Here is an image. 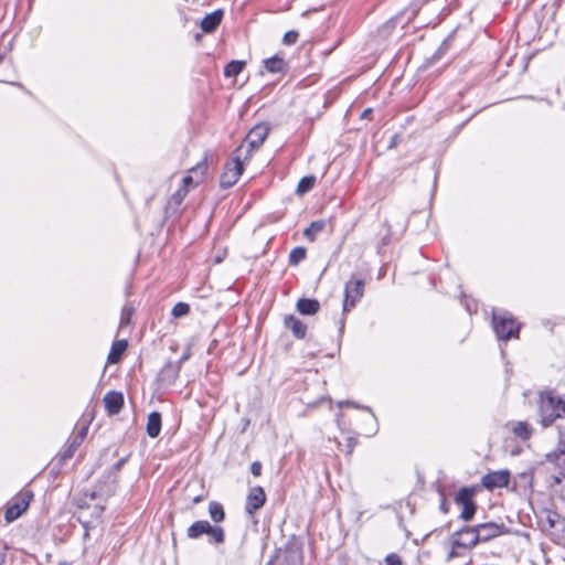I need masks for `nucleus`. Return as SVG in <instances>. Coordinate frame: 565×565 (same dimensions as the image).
Wrapping results in <instances>:
<instances>
[{
    "mask_svg": "<svg viewBox=\"0 0 565 565\" xmlns=\"http://www.w3.org/2000/svg\"><path fill=\"white\" fill-rule=\"evenodd\" d=\"M539 415L544 428L551 426L557 418L564 417L565 395H556L552 390L540 392Z\"/></svg>",
    "mask_w": 565,
    "mask_h": 565,
    "instance_id": "f257e3e1",
    "label": "nucleus"
},
{
    "mask_svg": "<svg viewBox=\"0 0 565 565\" xmlns=\"http://www.w3.org/2000/svg\"><path fill=\"white\" fill-rule=\"evenodd\" d=\"M244 145H239L232 154L230 161L225 163L224 171L220 177V186L222 189H230L236 184L241 175L245 171V161L243 157Z\"/></svg>",
    "mask_w": 565,
    "mask_h": 565,
    "instance_id": "f03ea898",
    "label": "nucleus"
},
{
    "mask_svg": "<svg viewBox=\"0 0 565 565\" xmlns=\"http://www.w3.org/2000/svg\"><path fill=\"white\" fill-rule=\"evenodd\" d=\"M202 535H207V542L214 545H221L225 542V531L220 525H212L207 520H198L186 530V536L191 540H198Z\"/></svg>",
    "mask_w": 565,
    "mask_h": 565,
    "instance_id": "7ed1b4c3",
    "label": "nucleus"
},
{
    "mask_svg": "<svg viewBox=\"0 0 565 565\" xmlns=\"http://www.w3.org/2000/svg\"><path fill=\"white\" fill-rule=\"evenodd\" d=\"M492 327L499 340L519 338L520 323L508 311L492 312Z\"/></svg>",
    "mask_w": 565,
    "mask_h": 565,
    "instance_id": "20e7f679",
    "label": "nucleus"
},
{
    "mask_svg": "<svg viewBox=\"0 0 565 565\" xmlns=\"http://www.w3.org/2000/svg\"><path fill=\"white\" fill-rule=\"evenodd\" d=\"M270 130V127L266 122H259L256 124L246 135V137L243 139L241 145H244L243 150V157L244 159H249L252 157V152L255 149H258L263 142L265 141L266 137L268 136V132Z\"/></svg>",
    "mask_w": 565,
    "mask_h": 565,
    "instance_id": "39448f33",
    "label": "nucleus"
},
{
    "mask_svg": "<svg viewBox=\"0 0 565 565\" xmlns=\"http://www.w3.org/2000/svg\"><path fill=\"white\" fill-rule=\"evenodd\" d=\"M476 493V487H462L454 498L455 503L462 507L459 518L465 522L471 521L476 514L477 504L473 501Z\"/></svg>",
    "mask_w": 565,
    "mask_h": 565,
    "instance_id": "423d86ee",
    "label": "nucleus"
},
{
    "mask_svg": "<svg viewBox=\"0 0 565 565\" xmlns=\"http://www.w3.org/2000/svg\"><path fill=\"white\" fill-rule=\"evenodd\" d=\"M34 494L31 490L21 491L18 495L12 498L11 502L4 511V519L7 523H11L19 519L29 508Z\"/></svg>",
    "mask_w": 565,
    "mask_h": 565,
    "instance_id": "0eeeda50",
    "label": "nucleus"
},
{
    "mask_svg": "<svg viewBox=\"0 0 565 565\" xmlns=\"http://www.w3.org/2000/svg\"><path fill=\"white\" fill-rule=\"evenodd\" d=\"M211 157L210 151H205L201 161H199L194 167L189 170V174L182 178L180 188L188 189V192L191 188L198 186L201 182H203L204 177L207 172L209 158Z\"/></svg>",
    "mask_w": 565,
    "mask_h": 565,
    "instance_id": "6e6552de",
    "label": "nucleus"
},
{
    "mask_svg": "<svg viewBox=\"0 0 565 565\" xmlns=\"http://www.w3.org/2000/svg\"><path fill=\"white\" fill-rule=\"evenodd\" d=\"M364 280L351 279L344 286L343 312L350 311L356 306L364 295Z\"/></svg>",
    "mask_w": 565,
    "mask_h": 565,
    "instance_id": "1a4fd4ad",
    "label": "nucleus"
},
{
    "mask_svg": "<svg viewBox=\"0 0 565 565\" xmlns=\"http://www.w3.org/2000/svg\"><path fill=\"white\" fill-rule=\"evenodd\" d=\"M452 546L454 547H465L472 548L475 547L479 541V536L475 526H465L452 534Z\"/></svg>",
    "mask_w": 565,
    "mask_h": 565,
    "instance_id": "9d476101",
    "label": "nucleus"
},
{
    "mask_svg": "<svg viewBox=\"0 0 565 565\" xmlns=\"http://www.w3.org/2000/svg\"><path fill=\"white\" fill-rule=\"evenodd\" d=\"M510 476V471L507 469L491 471L482 477L481 484L488 490L508 487Z\"/></svg>",
    "mask_w": 565,
    "mask_h": 565,
    "instance_id": "9b49d317",
    "label": "nucleus"
},
{
    "mask_svg": "<svg viewBox=\"0 0 565 565\" xmlns=\"http://www.w3.org/2000/svg\"><path fill=\"white\" fill-rule=\"evenodd\" d=\"M266 502V493L263 487L255 486L250 488L246 497L245 512L253 515L257 510L264 507Z\"/></svg>",
    "mask_w": 565,
    "mask_h": 565,
    "instance_id": "f8f14e48",
    "label": "nucleus"
},
{
    "mask_svg": "<svg viewBox=\"0 0 565 565\" xmlns=\"http://www.w3.org/2000/svg\"><path fill=\"white\" fill-rule=\"evenodd\" d=\"M480 542H488L505 532L503 523L487 522L475 526Z\"/></svg>",
    "mask_w": 565,
    "mask_h": 565,
    "instance_id": "ddd939ff",
    "label": "nucleus"
},
{
    "mask_svg": "<svg viewBox=\"0 0 565 565\" xmlns=\"http://www.w3.org/2000/svg\"><path fill=\"white\" fill-rule=\"evenodd\" d=\"M103 402L107 415L115 416L124 408L125 397L120 391H109L104 395Z\"/></svg>",
    "mask_w": 565,
    "mask_h": 565,
    "instance_id": "4468645a",
    "label": "nucleus"
},
{
    "mask_svg": "<svg viewBox=\"0 0 565 565\" xmlns=\"http://www.w3.org/2000/svg\"><path fill=\"white\" fill-rule=\"evenodd\" d=\"M188 189L178 188L172 195L170 196L166 207H164V217L168 218L172 215L180 214V206L183 203L185 196L188 195Z\"/></svg>",
    "mask_w": 565,
    "mask_h": 565,
    "instance_id": "2eb2a0df",
    "label": "nucleus"
},
{
    "mask_svg": "<svg viewBox=\"0 0 565 565\" xmlns=\"http://www.w3.org/2000/svg\"><path fill=\"white\" fill-rule=\"evenodd\" d=\"M224 10L218 8L210 13H206L201 20L200 26L203 33H213L222 23Z\"/></svg>",
    "mask_w": 565,
    "mask_h": 565,
    "instance_id": "dca6fc26",
    "label": "nucleus"
},
{
    "mask_svg": "<svg viewBox=\"0 0 565 565\" xmlns=\"http://www.w3.org/2000/svg\"><path fill=\"white\" fill-rule=\"evenodd\" d=\"M181 369L174 362L168 361L158 373V381L171 386L179 377Z\"/></svg>",
    "mask_w": 565,
    "mask_h": 565,
    "instance_id": "f3484780",
    "label": "nucleus"
},
{
    "mask_svg": "<svg viewBox=\"0 0 565 565\" xmlns=\"http://www.w3.org/2000/svg\"><path fill=\"white\" fill-rule=\"evenodd\" d=\"M87 430H88L87 426H84V427L81 428V430L73 438V440L60 454L58 463H63L65 460L71 459L74 456V452L76 451V449L83 443V440H84V438H85V436L87 434Z\"/></svg>",
    "mask_w": 565,
    "mask_h": 565,
    "instance_id": "a211bd4d",
    "label": "nucleus"
},
{
    "mask_svg": "<svg viewBox=\"0 0 565 565\" xmlns=\"http://www.w3.org/2000/svg\"><path fill=\"white\" fill-rule=\"evenodd\" d=\"M119 478L110 475L107 470L96 480V488L103 487L105 489V495L107 498L113 497L116 493Z\"/></svg>",
    "mask_w": 565,
    "mask_h": 565,
    "instance_id": "6ab92c4d",
    "label": "nucleus"
},
{
    "mask_svg": "<svg viewBox=\"0 0 565 565\" xmlns=\"http://www.w3.org/2000/svg\"><path fill=\"white\" fill-rule=\"evenodd\" d=\"M162 428V416L158 411H152L147 417L146 433L150 438H157Z\"/></svg>",
    "mask_w": 565,
    "mask_h": 565,
    "instance_id": "aec40b11",
    "label": "nucleus"
},
{
    "mask_svg": "<svg viewBox=\"0 0 565 565\" xmlns=\"http://www.w3.org/2000/svg\"><path fill=\"white\" fill-rule=\"evenodd\" d=\"M127 348H128L127 339H120V340L114 341L111 344V348L108 352V355H107V363L108 364L119 363L121 361Z\"/></svg>",
    "mask_w": 565,
    "mask_h": 565,
    "instance_id": "412c9836",
    "label": "nucleus"
},
{
    "mask_svg": "<svg viewBox=\"0 0 565 565\" xmlns=\"http://www.w3.org/2000/svg\"><path fill=\"white\" fill-rule=\"evenodd\" d=\"M285 327L291 330L297 339H303L307 333V324L294 316L285 317Z\"/></svg>",
    "mask_w": 565,
    "mask_h": 565,
    "instance_id": "4be33fe9",
    "label": "nucleus"
},
{
    "mask_svg": "<svg viewBox=\"0 0 565 565\" xmlns=\"http://www.w3.org/2000/svg\"><path fill=\"white\" fill-rule=\"evenodd\" d=\"M320 309V303L316 299L301 298L297 301V310L301 315H315Z\"/></svg>",
    "mask_w": 565,
    "mask_h": 565,
    "instance_id": "5701e85b",
    "label": "nucleus"
},
{
    "mask_svg": "<svg viewBox=\"0 0 565 565\" xmlns=\"http://www.w3.org/2000/svg\"><path fill=\"white\" fill-rule=\"evenodd\" d=\"M207 511L211 520L215 523V525L223 522L226 518L223 504L217 501H211L209 503Z\"/></svg>",
    "mask_w": 565,
    "mask_h": 565,
    "instance_id": "b1692460",
    "label": "nucleus"
},
{
    "mask_svg": "<svg viewBox=\"0 0 565 565\" xmlns=\"http://www.w3.org/2000/svg\"><path fill=\"white\" fill-rule=\"evenodd\" d=\"M245 65L246 63L244 61L232 60L224 66L223 75L226 78L236 77L238 74L243 72Z\"/></svg>",
    "mask_w": 565,
    "mask_h": 565,
    "instance_id": "393cba45",
    "label": "nucleus"
},
{
    "mask_svg": "<svg viewBox=\"0 0 565 565\" xmlns=\"http://www.w3.org/2000/svg\"><path fill=\"white\" fill-rule=\"evenodd\" d=\"M263 63H264V67L269 73L282 72V56L280 55V53H276L275 55H273L268 58H265L263 61Z\"/></svg>",
    "mask_w": 565,
    "mask_h": 565,
    "instance_id": "a878e982",
    "label": "nucleus"
},
{
    "mask_svg": "<svg viewBox=\"0 0 565 565\" xmlns=\"http://www.w3.org/2000/svg\"><path fill=\"white\" fill-rule=\"evenodd\" d=\"M326 227V221L323 220H318V221H313L305 231H303V235L307 239H309L310 242H313L318 234L321 233Z\"/></svg>",
    "mask_w": 565,
    "mask_h": 565,
    "instance_id": "bb28decb",
    "label": "nucleus"
},
{
    "mask_svg": "<svg viewBox=\"0 0 565 565\" xmlns=\"http://www.w3.org/2000/svg\"><path fill=\"white\" fill-rule=\"evenodd\" d=\"M513 434L522 440H529L532 436L533 429L526 422H518L514 424Z\"/></svg>",
    "mask_w": 565,
    "mask_h": 565,
    "instance_id": "cd10ccee",
    "label": "nucleus"
},
{
    "mask_svg": "<svg viewBox=\"0 0 565 565\" xmlns=\"http://www.w3.org/2000/svg\"><path fill=\"white\" fill-rule=\"evenodd\" d=\"M316 183V177L315 175H306L301 178V180L298 182L296 193L298 195H303L305 193L312 190Z\"/></svg>",
    "mask_w": 565,
    "mask_h": 565,
    "instance_id": "c85d7f7f",
    "label": "nucleus"
},
{
    "mask_svg": "<svg viewBox=\"0 0 565 565\" xmlns=\"http://www.w3.org/2000/svg\"><path fill=\"white\" fill-rule=\"evenodd\" d=\"M547 460L561 469H565V445L555 452L547 455Z\"/></svg>",
    "mask_w": 565,
    "mask_h": 565,
    "instance_id": "c756f323",
    "label": "nucleus"
},
{
    "mask_svg": "<svg viewBox=\"0 0 565 565\" xmlns=\"http://www.w3.org/2000/svg\"><path fill=\"white\" fill-rule=\"evenodd\" d=\"M191 312V307L188 302L179 301L171 309V317L180 319L186 317Z\"/></svg>",
    "mask_w": 565,
    "mask_h": 565,
    "instance_id": "7c9ffc66",
    "label": "nucleus"
},
{
    "mask_svg": "<svg viewBox=\"0 0 565 565\" xmlns=\"http://www.w3.org/2000/svg\"><path fill=\"white\" fill-rule=\"evenodd\" d=\"M288 553L289 556L287 557L285 555V562H290L292 564H296V563H301L302 561V551H301V547L299 545H297L296 543H292L290 547H288L287 550H285V554Z\"/></svg>",
    "mask_w": 565,
    "mask_h": 565,
    "instance_id": "2f4dec72",
    "label": "nucleus"
},
{
    "mask_svg": "<svg viewBox=\"0 0 565 565\" xmlns=\"http://www.w3.org/2000/svg\"><path fill=\"white\" fill-rule=\"evenodd\" d=\"M307 250L305 247H296L294 248L289 254V263L290 265H298L300 262H302L306 258Z\"/></svg>",
    "mask_w": 565,
    "mask_h": 565,
    "instance_id": "473e14b6",
    "label": "nucleus"
},
{
    "mask_svg": "<svg viewBox=\"0 0 565 565\" xmlns=\"http://www.w3.org/2000/svg\"><path fill=\"white\" fill-rule=\"evenodd\" d=\"M358 444V440L355 437L348 436L345 438V444H339V448L341 451H343L347 456H351L355 446Z\"/></svg>",
    "mask_w": 565,
    "mask_h": 565,
    "instance_id": "72a5a7b5",
    "label": "nucleus"
},
{
    "mask_svg": "<svg viewBox=\"0 0 565 565\" xmlns=\"http://www.w3.org/2000/svg\"><path fill=\"white\" fill-rule=\"evenodd\" d=\"M266 565H282V547H275Z\"/></svg>",
    "mask_w": 565,
    "mask_h": 565,
    "instance_id": "f704fd0d",
    "label": "nucleus"
},
{
    "mask_svg": "<svg viewBox=\"0 0 565 565\" xmlns=\"http://www.w3.org/2000/svg\"><path fill=\"white\" fill-rule=\"evenodd\" d=\"M129 457H130V454L125 456V457H122V458H120L114 465H111L108 468V471L110 472V475L116 476V477L119 478V472L122 469L124 465L128 461Z\"/></svg>",
    "mask_w": 565,
    "mask_h": 565,
    "instance_id": "c9c22d12",
    "label": "nucleus"
},
{
    "mask_svg": "<svg viewBox=\"0 0 565 565\" xmlns=\"http://www.w3.org/2000/svg\"><path fill=\"white\" fill-rule=\"evenodd\" d=\"M228 255L227 247L218 248L212 257L214 265L221 264Z\"/></svg>",
    "mask_w": 565,
    "mask_h": 565,
    "instance_id": "e433bc0d",
    "label": "nucleus"
},
{
    "mask_svg": "<svg viewBox=\"0 0 565 565\" xmlns=\"http://www.w3.org/2000/svg\"><path fill=\"white\" fill-rule=\"evenodd\" d=\"M134 312H135L134 307L125 306L121 309V318H120L121 323H129L130 317L134 315Z\"/></svg>",
    "mask_w": 565,
    "mask_h": 565,
    "instance_id": "4c0bfd02",
    "label": "nucleus"
},
{
    "mask_svg": "<svg viewBox=\"0 0 565 565\" xmlns=\"http://www.w3.org/2000/svg\"><path fill=\"white\" fill-rule=\"evenodd\" d=\"M385 565H403V561L399 555L391 553L385 557Z\"/></svg>",
    "mask_w": 565,
    "mask_h": 565,
    "instance_id": "58836bf2",
    "label": "nucleus"
},
{
    "mask_svg": "<svg viewBox=\"0 0 565 565\" xmlns=\"http://www.w3.org/2000/svg\"><path fill=\"white\" fill-rule=\"evenodd\" d=\"M298 32L297 31H288V32H285V45H290V44H294L297 42L298 40Z\"/></svg>",
    "mask_w": 565,
    "mask_h": 565,
    "instance_id": "ea45409f",
    "label": "nucleus"
},
{
    "mask_svg": "<svg viewBox=\"0 0 565 565\" xmlns=\"http://www.w3.org/2000/svg\"><path fill=\"white\" fill-rule=\"evenodd\" d=\"M263 465L260 461H253L250 465V472L255 477H259L262 475Z\"/></svg>",
    "mask_w": 565,
    "mask_h": 565,
    "instance_id": "a19ab883",
    "label": "nucleus"
},
{
    "mask_svg": "<svg viewBox=\"0 0 565 565\" xmlns=\"http://www.w3.org/2000/svg\"><path fill=\"white\" fill-rule=\"evenodd\" d=\"M85 498H89L90 500H95L100 495H105V489L103 487L97 488V490H94L92 492H84Z\"/></svg>",
    "mask_w": 565,
    "mask_h": 565,
    "instance_id": "79ce46f5",
    "label": "nucleus"
},
{
    "mask_svg": "<svg viewBox=\"0 0 565 565\" xmlns=\"http://www.w3.org/2000/svg\"><path fill=\"white\" fill-rule=\"evenodd\" d=\"M191 356V352L190 350H186L185 352H183V354L180 356V359L174 362L175 364H178V366L181 369L182 364L188 361Z\"/></svg>",
    "mask_w": 565,
    "mask_h": 565,
    "instance_id": "37998d69",
    "label": "nucleus"
},
{
    "mask_svg": "<svg viewBox=\"0 0 565 565\" xmlns=\"http://www.w3.org/2000/svg\"><path fill=\"white\" fill-rule=\"evenodd\" d=\"M78 522L84 527V539H87L88 535H89V530H90L89 522L88 521H82L79 518H78Z\"/></svg>",
    "mask_w": 565,
    "mask_h": 565,
    "instance_id": "c03bdc74",
    "label": "nucleus"
},
{
    "mask_svg": "<svg viewBox=\"0 0 565 565\" xmlns=\"http://www.w3.org/2000/svg\"><path fill=\"white\" fill-rule=\"evenodd\" d=\"M105 511V505H100V504H96L94 507V512L93 514L96 516V518H102L103 513Z\"/></svg>",
    "mask_w": 565,
    "mask_h": 565,
    "instance_id": "a18cd8bd",
    "label": "nucleus"
},
{
    "mask_svg": "<svg viewBox=\"0 0 565 565\" xmlns=\"http://www.w3.org/2000/svg\"><path fill=\"white\" fill-rule=\"evenodd\" d=\"M439 509L445 514H447L449 512V503L446 500V498H443V500H441V502L439 504Z\"/></svg>",
    "mask_w": 565,
    "mask_h": 565,
    "instance_id": "49530a36",
    "label": "nucleus"
},
{
    "mask_svg": "<svg viewBox=\"0 0 565 565\" xmlns=\"http://www.w3.org/2000/svg\"><path fill=\"white\" fill-rule=\"evenodd\" d=\"M7 546H3L2 548H0V565H3L6 563V558H7Z\"/></svg>",
    "mask_w": 565,
    "mask_h": 565,
    "instance_id": "de8ad7c7",
    "label": "nucleus"
},
{
    "mask_svg": "<svg viewBox=\"0 0 565 565\" xmlns=\"http://www.w3.org/2000/svg\"><path fill=\"white\" fill-rule=\"evenodd\" d=\"M77 507L79 509H87L89 507V504L87 503L86 499H78L77 500Z\"/></svg>",
    "mask_w": 565,
    "mask_h": 565,
    "instance_id": "09e8293b",
    "label": "nucleus"
},
{
    "mask_svg": "<svg viewBox=\"0 0 565 565\" xmlns=\"http://www.w3.org/2000/svg\"><path fill=\"white\" fill-rule=\"evenodd\" d=\"M564 478H565V475L563 472H559L558 475L553 476L554 483L559 484Z\"/></svg>",
    "mask_w": 565,
    "mask_h": 565,
    "instance_id": "8fccbe9b",
    "label": "nucleus"
},
{
    "mask_svg": "<svg viewBox=\"0 0 565 565\" xmlns=\"http://www.w3.org/2000/svg\"><path fill=\"white\" fill-rule=\"evenodd\" d=\"M371 113H372V109H371V108H367V109H365V110L362 113L361 117H362V118H366V117H369V116H370V114H371Z\"/></svg>",
    "mask_w": 565,
    "mask_h": 565,
    "instance_id": "3c124183",
    "label": "nucleus"
},
{
    "mask_svg": "<svg viewBox=\"0 0 565 565\" xmlns=\"http://www.w3.org/2000/svg\"><path fill=\"white\" fill-rule=\"evenodd\" d=\"M351 402L350 401H343V402H340L339 403V406L340 407H343V406H350Z\"/></svg>",
    "mask_w": 565,
    "mask_h": 565,
    "instance_id": "603ef678",
    "label": "nucleus"
},
{
    "mask_svg": "<svg viewBox=\"0 0 565 565\" xmlns=\"http://www.w3.org/2000/svg\"><path fill=\"white\" fill-rule=\"evenodd\" d=\"M202 500V495H196L194 499H193V503H199L201 502Z\"/></svg>",
    "mask_w": 565,
    "mask_h": 565,
    "instance_id": "864d4df0",
    "label": "nucleus"
},
{
    "mask_svg": "<svg viewBox=\"0 0 565 565\" xmlns=\"http://www.w3.org/2000/svg\"><path fill=\"white\" fill-rule=\"evenodd\" d=\"M350 406L355 407V408H359V407H360V406H359L356 403H354V402H351Z\"/></svg>",
    "mask_w": 565,
    "mask_h": 565,
    "instance_id": "5fc2aeb1",
    "label": "nucleus"
},
{
    "mask_svg": "<svg viewBox=\"0 0 565 565\" xmlns=\"http://www.w3.org/2000/svg\"><path fill=\"white\" fill-rule=\"evenodd\" d=\"M200 38H201V35L198 33V34L195 35V39H196V40H199Z\"/></svg>",
    "mask_w": 565,
    "mask_h": 565,
    "instance_id": "6e6d98bb",
    "label": "nucleus"
}]
</instances>
